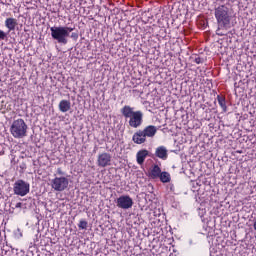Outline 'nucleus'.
<instances>
[{
    "mask_svg": "<svg viewBox=\"0 0 256 256\" xmlns=\"http://www.w3.org/2000/svg\"><path fill=\"white\" fill-rule=\"evenodd\" d=\"M214 17L217 21L218 30L221 31V29H224L227 31V29H231V21L233 19V11L229 6L222 4L214 9Z\"/></svg>",
    "mask_w": 256,
    "mask_h": 256,
    "instance_id": "f257e3e1",
    "label": "nucleus"
},
{
    "mask_svg": "<svg viewBox=\"0 0 256 256\" xmlns=\"http://www.w3.org/2000/svg\"><path fill=\"white\" fill-rule=\"evenodd\" d=\"M121 113L132 129H138L140 125H143V113L141 110L135 111V108L125 105L121 109Z\"/></svg>",
    "mask_w": 256,
    "mask_h": 256,
    "instance_id": "f03ea898",
    "label": "nucleus"
},
{
    "mask_svg": "<svg viewBox=\"0 0 256 256\" xmlns=\"http://www.w3.org/2000/svg\"><path fill=\"white\" fill-rule=\"evenodd\" d=\"M73 31H75V28L67 26L50 27L52 39L57 41L60 45H67V43H69V37Z\"/></svg>",
    "mask_w": 256,
    "mask_h": 256,
    "instance_id": "7ed1b4c3",
    "label": "nucleus"
},
{
    "mask_svg": "<svg viewBox=\"0 0 256 256\" xmlns=\"http://www.w3.org/2000/svg\"><path fill=\"white\" fill-rule=\"evenodd\" d=\"M155 135H157V126L149 125L143 130L135 132L132 137V141L136 143V145H143L147 139H153Z\"/></svg>",
    "mask_w": 256,
    "mask_h": 256,
    "instance_id": "20e7f679",
    "label": "nucleus"
},
{
    "mask_svg": "<svg viewBox=\"0 0 256 256\" xmlns=\"http://www.w3.org/2000/svg\"><path fill=\"white\" fill-rule=\"evenodd\" d=\"M27 123L22 118H18L12 122L10 126V133L14 139H23V137H27Z\"/></svg>",
    "mask_w": 256,
    "mask_h": 256,
    "instance_id": "39448f33",
    "label": "nucleus"
},
{
    "mask_svg": "<svg viewBox=\"0 0 256 256\" xmlns=\"http://www.w3.org/2000/svg\"><path fill=\"white\" fill-rule=\"evenodd\" d=\"M69 187V178L66 176H56L51 180V188L59 193L65 191Z\"/></svg>",
    "mask_w": 256,
    "mask_h": 256,
    "instance_id": "423d86ee",
    "label": "nucleus"
},
{
    "mask_svg": "<svg viewBox=\"0 0 256 256\" xmlns=\"http://www.w3.org/2000/svg\"><path fill=\"white\" fill-rule=\"evenodd\" d=\"M30 185L29 183L25 182L24 180H17L14 183V193L15 195H19L20 197H25L27 193H29Z\"/></svg>",
    "mask_w": 256,
    "mask_h": 256,
    "instance_id": "0eeeda50",
    "label": "nucleus"
},
{
    "mask_svg": "<svg viewBox=\"0 0 256 256\" xmlns=\"http://www.w3.org/2000/svg\"><path fill=\"white\" fill-rule=\"evenodd\" d=\"M116 205L118 209H131V207H133V198L129 195H122L117 198Z\"/></svg>",
    "mask_w": 256,
    "mask_h": 256,
    "instance_id": "6e6552de",
    "label": "nucleus"
},
{
    "mask_svg": "<svg viewBox=\"0 0 256 256\" xmlns=\"http://www.w3.org/2000/svg\"><path fill=\"white\" fill-rule=\"evenodd\" d=\"M98 167H109L111 165V154L104 152L98 156Z\"/></svg>",
    "mask_w": 256,
    "mask_h": 256,
    "instance_id": "1a4fd4ad",
    "label": "nucleus"
},
{
    "mask_svg": "<svg viewBox=\"0 0 256 256\" xmlns=\"http://www.w3.org/2000/svg\"><path fill=\"white\" fill-rule=\"evenodd\" d=\"M149 157V151L147 149L139 150L136 154V161L138 165H143L145 163V159Z\"/></svg>",
    "mask_w": 256,
    "mask_h": 256,
    "instance_id": "9d476101",
    "label": "nucleus"
},
{
    "mask_svg": "<svg viewBox=\"0 0 256 256\" xmlns=\"http://www.w3.org/2000/svg\"><path fill=\"white\" fill-rule=\"evenodd\" d=\"M17 19L15 18H6L5 20V27L8 29V33H11V31H15V27H17Z\"/></svg>",
    "mask_w": 256,
    "mask_h": 256,
    "instance_id": "9b49d317",
    "label": "nucleus"
},
{
    "mask_svg": "<svg viewBox=\"0 0 256 256\" xmlns=\"http://www.w3.org/2000/svg\"><path fill=\"white\" fill-rule=\"evenodd\" d=\"M155 155L159 159H163V161H165L168 157L167 148H165V146H159L156 148Z\"/></svg>",
    "mask_w": 256,
    "mask_h": 256,
    "instance_id": "f8f14e48",
    "label": "nucleus"
},
{
    "mask_svg": "<svg viewBox=\"0 0 256 256\" xmlns=\"http://www.w3.org/2000/svg\"><path fill=\"white\" fill-rule=\"evenodd\" d=\"M58 107H59V111H61V113H67V111L71 110V101L61 100Z\"/></svg>",
    "mask_w": 256,
    "mask_h": 256,
    "instance_id": "ddd939ff",
    "label": "nucleus"
},
{
    "mask_svg": "<svg viewBox=\"0 0 256 256\" xmlns=\"http://www.w3.org/2000/svg\"><path fill=\"white\" fill-rule=\"evenodd\" d=\"M160 175H161V167H159V165L152 166L149 172L150 179H158Z\"/></svg>",
    "mask_w": 256,
    "mask_h": 256,
    "instance_id": "4468645a",
    "label": "nucleus"
},
{
    "mask_svg": "<svg viewBox=\"0 0 256 256\" xmlns=\"http://www.w3.org/2000/svg\"><path fill=\"white\" fill-rule=\"evenodd\" d=\"M218 104L220 105L221 109L224 113H227V102L225 101V97L218 95L217 96Z\"/></svg>",
    "mask_w": 256,
    "mask_h": 256,
    "instance_id": "2eb2a0df",
    "label": "nucleus"
},
{
    "mask_svg": "<svg viewBox=\"0 0 256 256\" xmlns=\"http://www.w3.org/2000/svg\"><path fill=\"white\" fill-rule=\"evenodd\" d=\"M162 183H169L171 181V175L168 172H161L158 177Z\"/></svg>",
    "mask_w": 256,
    "mask_h": 256,
    "instance_id": "dca6fc26",
    "label": "nucleus"
},
{
    "mask_svg": "<svg viewBox=\"0 0 256 256\" xmlns=\"http://www.w3.org/2000/svg\"><path fill=\"white\" fill-rule=\"evenodd\" d=\"M79 229H87V221L81 220L78 224Z\"/></svg>",
    "mask_w": 256,
    "mask_h": 256,
    "instance_id": "f3484780",
    "label": "nucleus"
},
{
    "mask_svg": "<svg viewBox=\"0 0 256 256\" xmlns=\"http://www.w3.org/2000/svg\"><path fill=\"white\" fill-rule=\"evenodd\" d=\"M7 38V32L0 30V41H5Z\"/></svg>",
    "mask_w": 256,
    "mask_h": 256,
    "instance_id": "a211bd4d",
    "label": "nucleus"
},
{
    "mask_svg": "<svg viewBox=\"0 0 256 256\" xmlns=\"http://www.w3.org/2000/svg\"><path fill=\"white\" fill-rule=\"evenodd\" d=\"M70 37L71 39H74V41H77V39H79V34H77V32H72Z\"/></svg>",
    "mask_w": 256,
    "mask_h": 256,
    "instance_id": "6ab92c4d",
    "label": "nucleus"
},
{
    "mask_svg": "<svg viewBox=\"0 0 256 256\" xmlns=\"http://www.w3.org/2000/svg\"><path fill=\"white\" fill-rule=\"evenodd\" d=\"M15 235L18 239H21V237H23V232H21V229H17Z\"/></svg>",
    "mask_w": 256,
    "mask_h": 256,
    "instance_id": "aec40b11",
    "label": "nucleus"
},
{
    "mask_svg": "<svg viewBox=\"0 0 256 256\" xmlns=\"http://www.w3.org/2000/svg\"><path fill=\"white\" fill-rule=\"evenodd\" d=\"M57 175H60V177H63L65 175V172L61 168H58L56 171Z\"/></svg>",
    "mask_w": 256,
    "mask_h": 256,
    "instance_id": "412c9836",
    "label": "nucleus"
},
{
    "mask_svg": "<svg viewBox=\"0 0 256 256\" xmlns=\"http://www.w3.org/2000/svg\"><path fill=\"white\" fill-rule=\"evenodd\" d=\"M195 63L197 64V65H200V63H203V60L201 59V57H197V58H195Z\"/></svg>",
    "mask_w": 256,
    "mask_h": 256,
    "instance_id": "4be33fe9",
    "label": "nucleus"
},
{
    "mask_svg": "<svg viewBox=\"0 0 256 256\" xmlns=\"http://www.w3.org/2000/svg\"><path fill=\"white\" fill-rule=\"evenodd\" d=\"M22 203L21 202H18L17 204H16V209H20V207H22Z\"/></svg>",
    "mask_w": 256,
    "mask_h": 256,
    "instance_id": "5701e85b",
    "label": "nucleus"
},
{
    "mask_svg": "<svg viewBox=\"0 0 256 256\" xmlns=\"http://www.w3.org/2000/svg\"><path fill=\"white\" fill-rule=\"evenodd\" d=\"M218 35H220L221 37H223V33H219V32H218Z\"/></svg>",
    "mask_w": 256,
    "mask_h": 256,
    "instance_id": "b1692460",
    "label": "nucleus"
}]
</instances>
